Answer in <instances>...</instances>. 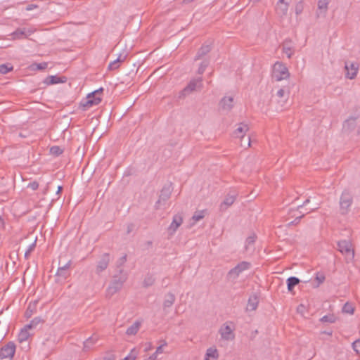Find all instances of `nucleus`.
<instances>
[{
	"label": "nucleus",
	"mask_w": 360,
	"mask_h": 360,
	"mask_svg": "<svg viewBox=\"0 0 360 360\" xmlns=\"http://www.w3.org/2000/svg\"><path fill=\"white\" fill-rule=\"evenodd\" d=\"M249 131V126L245 122H240L237 124L236 129L233 132L234 138L240 139V146L244 148L250 146V136H245L246 133Z\"/></svg>",
	"instance_id": "f257e3e1"
},
{
	"label": "nucleus",
	"mask_w": 360,
	"mask_h": 360,
	"mask_svg": "<svg viewBox=\"0 0 360 360\" xmlns=\"http://www.w3.org/2000/svg\"><path fill=\"white\" fill-rule=\"evenodd\" d=\"M211 44H202L198 49L196 56L194 58V60H201L199 64L200 68H207L210 65V60L207 58V55L211 51Z\"/></svg>",
	"instance_id": "f03ea898"
},
{
	"label": "nucleus",
	"mask_w": 360,
	"mask_h": 360,
	"mask_svg": "<svg viewBox=\"0 0 360 360\" xmlns=\"http://www.w3.org/2000/svg\"><path fill=\"white\" fill-rule=\"evenodd\" d=\"M353 202V197L348 190H345L340 198V210L342 214L349 212V208Z\"/></svg>",
	"instance_id": "7ed1b4c3"
},
{
	"label": "nucleus",
	"mask_w": 360,
	"mask_h": 360,
	"mask_svg": "<svg viewBox=\"0 0 360 360\" xmlns=\"http://www.w3.org/2000/svg\"><path fill=\"white\" fill-rule=\"evenodd\" d=\"M103 91V88L101 87L98 89L89 93L86 98L85 101L82 103V105L85 108H89L93 105L99 104L101 101V94Z\"/></svg>",
	"instance_id": "20e7f679"
},
{
	"label": "nucleus",
	"mask_w": 360,
	"mask_h": 360,
	"mask_svg": "<svg viewBox=\"0 0 360 360\" xmlns=\"http://www.w3.org/2000/svg\"><path fill=\"white\" fill-rule=\"evenodd\" d=\"M232 325L231 322H226L220 327L219 333L221 339L230 341L235 338L234 327Z\"/></svg>",
	"instance_id": "39448f33"
},
{
	"label": "nucleus",
	"mask_w": 360,
	"mask_h": 360,
	"mask_svg": "<svg viewBox=\"0 0 360 360\" xmlns=\"http://www.w3.org/2000/svg\"><path fill=\"white\" fill-rule=\"evenodd\" d=\"M339 251L344 255L348 259L352 260L354 257V251L352 249V243L349 240H343L338 243Z\"/></svg>",
	"instance_id": "423d86ee"
},
{
	"label": "nucleus",
	"mask_w": 360,
	"mask_h": 360,
	"mask_svg": "<svg viewBox=\"0 0 360 360\" xmlns=\"http://www.w3.org/2000/svg\"><path fill=\"white\" fill-rule=\"evenodd\" d=\"M126 279L127 278L124 276H121L119 278H115L107 288L108 295L112 296L114 294L120 291L122 289Z\"/></svg>",
	"instance_id": "0eeeda50"
},
{
	"label": "nucleus",
	"mask_w": 360,
	"mask_h": 360,
	"mask_svg": "<svg viewBox=\"0 0 360 360\" xmlns=\"http://www.w3.org/2000/svg\"><path fill=\"white\" fill-rule=\"evenodd\" d=\"M16 347L13 342H8L0 349V359H11L15 353Z\"/></svg>",
	"instance_id": "6e6552de"
},
{
	"label": "nucleus",
	"mask_w": 360,
	"mask_h": 360,
	"mask_svg": "<svg viewBox=\"0 0 360 360\" xmlns=\"http://www.w3.org/2000/svg\"><path fill=\"white\" fill-rule=\"evenodd\" d=\"M71 263V260H69L66 264L58 267L57 272L56 274L58 282H63L68 276H70V268Z\"/></svg>",
	"instance_id": "1a4fd4ad"
},
{
	"label": "nucleus",
	"mask_w": 360,
	"mask_h": 360,
	"mask_svg": "<svg viewBox=\"0 0 360 360\" xmlns=\"http://www.w3.org/2000/svg\"><path fill=\"white\" fill-rule=\"evenodd\" d=\"M288 69H272V79L276 82L287 79L290 77Z\"/></svg>",
	"instance_id": "9d476101"
},
{
	"label": "nucleus",
	"mask_w": 360,
	"mask_h": 360,
	"mask_svg": "<svg viewBox=\"0 0 360 360\" xmlns=\"http://www.w3.org/2000/svg\"><path fill=\"white\" fill-rule=\"evenodd\" d=\"M68 80V78L65 76H60V75H49L46 77L43 82L47 86L49 85H54L58 84H63L65 83Z\"/></svg>",
	"instance_id": "9b49d317"
},
{
	"label": "nucleus",
	"mask_w": 360,
	"mask_h": 360,
	"mask_svg": "<svg viewBox=\"0 0 360 360\" xmlns=\"http://www.w3.org/2000/svg\"><path fill=\"white\" fill-rule=\"evenodd\" d=\"M172 189L170 186H164L160 191L158 200L155 203L156 209H159L162 203H165L171 196Z\"/></svg>",
	"instance_id": "f8f14e48"
},
{
	"label": "nucleus",
	"mask_w": 360,
	"mask_h": 360,
	"mask_svg": "<svg viewBox=\"0 0 360 360\" xmlns=\"http://www.w3.org/2000/svg\"><path fill=\"white\" fill-rule=\"evenodd\" d=\"M110 261V255L108 253H104L100 260L98 262L96 272L99 274L107 269Z\"/></svg>",
	"instance_id": "ddd939ff"
},
{
	"label": "nucleus",
	"mask_w": 360,
	"mask_h": 360,
	"mask_svg": "<svg viewBox=\"0 0 360 360\" xmlns=\"http://www.w3.org/2000/svg\"><path fill=\"white\" fill-rule=\"evenodd\" d=\"M220 108L226 112H229L234 106V99L232 96H224L219 102Z\"/></svg>",
	"instance_id": "4468645a"
},
{
	"label": "nucleus",
	"mask_w": 360,
	"mask_h": 360,
	"mask_svg": "<svg viewBox=\"0 0 360 360\" xmlns=\"http://www.w3.org/2000/svg\"><path fill=\"white\" fill-rule=\"evenodd\" d=\"M289 6V2L285 0H278L276 6V14L280 17L287 15Z\"/></svg>",
	"instance_id": "2eb2a0df"
},
{
	"label": "nucleus",
	"mask_w": 360,
	"mask_h": 360,
	"mask_svg": "<svg viewBox=\"0 0 360 360\" xmlns=\"http://www.w3.org/2000/svg\"><path fill=\"white\" fill-rule=\"evenodd\" d=\"M201 86V79H194L191 80L189 84L181 91L184 96L195 91Z\"/></svg>",
	"instance_id": "dca6fc26"
},
{
	"label": "nucleus",
	"mask_w": 360,
	"mask_h": 360,
	"mask_svg": "<svg viewBox=\"0 0 360 360\" xmlns=\"http://www.w3.org/2000/svg\"><path fill=\"white\" fill-rule=\"evenodd\" d=\"M183 223V218L181 214H175L173 217L172 221L168 228V231L171 235H173L177 229Z\"/></svg>",
	"instance_id": "f3484780"
},
{
	"label": "nucleus",
	"mask_w": 360,
	"mask_h": 360,
	"mask_svg": "<svg viewBox=\"0 0 360 360\" xmlns=\"http://www.w3.org/2000/svg\"><path fill=\"white\" fill-rule=\"evenodd\" d=\"M282 51L288 58L294 53L292 41L290 39H285L281 44Z\"/></svg>",
	"instance_id": "a211bd4d"
},
{
	"label": "nucleus",
	"mask_w": 360,
	"mask_h": 360,
	"mask_svg": "<svg viewBox=\"0 0 360 360\" xmlns=\"http://www.w3.org/2000/svg\"><path fill=\"white\" fill-rule=\"evenodd\" d=\"M259 304V297L256 295H252L250 296L246 307V311H255L257 308Z\"/></svg>",
	"instance_id": "6ab92c4d"
},
{
	"label": "nucleus",
	"mask_w": 360,
	"mask_h": 360,
	"mask_svg": "<svg viewBox=\"0 0 360 360\" xmlns=\"http://www.w3.org/2000/svg\"><path fill=\"white\" fill-rule=\"evenodd\" d=\"M236 195L235 194H228L223 202L221 203L220 210H226L229 206L233 204L236 200Z\"/></svg>",
	"instance_id": "aec40b11"
},
{
	"label": "nucleus",
	"mask_w": 360,
	"mask_h": 360,
	"mask_svg": "<svg viewBox=\"0 0 360 360\" xmlns=\"http://www.w3.org/2000/svg\"><path fill=\"white\" fill-rule=\"evenodd\" d=\"M289 214L291 215L292 217H295L294 221H290L288 224V226H291L292 224H297L300 222V219L304 216V214L300 212L297 209V210H289Z\"/></svg>",
	"instance_id": "412c9836"
},
{
	"label": "nucleus",
	"mask_w": 360,
	"mask_h": 360,
	"mask_svg": "<svg viewBox=\"0 0 360 360\" xmlns=\"http://www.w3.org/2000/svg\"><path fill=\"white\" fill-rule=\"evenodd\" d=\"M176 300L175 295L172 292H168L165 296L163 302V309L165 310L167 308L171 307Z\"/></svg>",
	"instance_id": "4be33fe9"
},
{
	"label": "nucleus",
	"mask_w": 360,
	"mask_h": 360,
	"mask_svg": "<svg viewBox=\"0 0 360 360\" xmlns=\"http://www.w3.org/2000/svg\"><path fill=\"white\" fill-rule=\"evenodd\" d=\"M33 33V31L31 30H27L26 32L25 29H17L15 32H13L11 35L13 39H20L22 37H27L28 35H30Z\"/></svg>",
	"instance_id": "5701e85b"
},
{
	"label": "nucleus",
	"mask_w": 360,
	"mask_h": 360,
	"mask_svg": "<svg viewBox=\"0 0 360 360\" xmlns=\"http://www.w3.org/2000/svg\"><path fill=\"white\" fill-rule=\"evenodd\" d=\"M218 358V350L215 347H210L206 351L204 360H216Z\"/></svg>",
	"instance_id": "b1692460"
},
{
	"label": "nucleus",
	"mask_w": 360,
	"mask_h": 360,
	"mask_svg": "<svg viewBox=\"0 0 360 360\" xmlns=\"http://www.w3.org/2000/svg\"><path fill=\"white\" fill-rule=\"evenodd\" d=\"M38 301L35 300L29 303L25 313V316L27 319L30 318L37 311V306Z\"/></svg>",
	"instance_id": "393cba45"
},
{
	"label": "nucleus",
	"mask_w": 360,
	"mask_h": 360,
	"mask_svg": "<svg viewBox=\"0 0 360 360\" xmlns=\"http://www.w3.org/2000/svg\"><path fill=\"white\" fill-rule=\"evenodd\" d=\"M141 325V322L136 321L131 326H130L126 330V334L128 335H136Z\"/></svg>",
	"instance_id": "a878e982"
},
{
	"label": "nucleus",
	"mask_w": 360,
	"mask_h": 360,
	"mask_svg": "<svg viewBox=\"0 0 360 360\" xmlns=\"http://www.w3.org/2000/svg\"><path fill=\"white\" fill-rule=\"evenodd\" d=\"M30 333L29 332V330H27V328H25V327H23L18 335V340L20 342H23L25 341H27L28 340V338H30Z\"/></svg>",
	"instance_id": "bb28decb"
},
{
	"label": "nucleus",
	"mask_w": 360,
	"mask_h": 360,
	"mask_svg": "<svg viewBox=\"0 0 360 360\" xmlns=\"http://www.w3.org/2000/svg\"><path fill=\"white\" fill-rule=\"evenodd\" d=\"M300 283V279L295 276H291L287 279V287L288 291H292L293 288Z\"/></svg>",
	"instance_id": "cd10ccee"
},
{
	"label": "nucleus",
	"mask_w": 360,
	"mask_h": 360,
	"mask_svg": "<svg viewBox=\"0 0 360 360\" xmlns=\"http://www.w3.org/2000/svg\"><path fill=\"white\" fill-rule=\"evenodd\" d=\"M40 317L34 318L28 324H26L24 327L27 330H32L36 328V327L41 322Z\"/></svg>",
	"instance_id": "c85d7f7f"
},
{
	"label": "nucleus",
	"mask_w": 360,
	"mask_h": 360,
	"mask_svg": "<svg viewBox=\"0 0 360 360\" xmlns=\"http://www.w3.org/2000/svg\"><path fill=\"white\" fill-rule=\"evenodd\" d=\"M162 345L157 347L156 351L149 357V359L156 360L158 354L163 353V347L167 346V343L165 340H162Z\"/></svg>",
	"instance_id": "c756f323"
},
{
	"label": "nucleus",
	"mask_w": 360,
	"mask_h": 360,
	"mask_svg": "<svg viewBox=\"0 0 360 360\" xmlns=\"http://www.w3.org/2000/svg\"><path fill=\"white\" fill-rule=\"evenodd\" d=\"M241 273L242 272L240 271L239 267H238L236 265L234 268L231 269L229 271L228 276L230 279L234 280L236 279Z\"/></svg>",
	"instance_id": "7c9ffc66"
},
{
	"label": "nucleus",
	"mask_w": 360,
	"mask_h": 360,
	"mask_svg": "<svg viewBox=\"0 0 360 360\" xmlns=\"http://www.w3.org/2000/svg\"><path fill=\"white\" fill-rule=\"evenodd\" d=\"M356 124V118L350 117L347 119L344 124V129L352 130Z\"/></svg>",
	"instance_id": "2f4dec72"
},
{
	"label": "nucleus",
	"mask_w": 360,
	"mask_h": 360,
	"mask_svg": "<svg viewBox=\"0 0 360 360\" xmlns=\"http://www.w3.org/2000/svg\"><path fill=\"white\" fill-rule=\"evenodd\" d=\"M330 0H319L318 1V8L321 11L326 12L328 8V4H329Z\"/></svg>",
	"instance_id": "473e14b6"
},
{
	"label": "nucleus",
	"mask_w": 360,
	"mask_h": 360,
	"mask_svg": "<svg viewBox=\"0 0 360 360\" xmlns=\"http://www.w3.org/2000/svg\"><path fill=\"white\" fill-rule=\"evenodd\" d=\"M205 210H200V211L195 212L192 217V220H193L194 222H197V221L202 219L205 217Z\"/></svg>",
	"instance_id": "72a5a7b5"
},
{
	"label": "nucleus",
	"mask_w": 360,
	"mask_h": 360,
	"mask_svg": "<svg viewBox=\"0 0 360 360\" xmlns=\"http://www.w3.org/2000/svg\"><path fill=\"white\" fill-rule=\"evenodd\" d=\"M155 278L153 275H147L143 280V285L145 287H149L153 285L155 283Z\"/></svg>",
	"instance_id": "f704fd0d"
},
{
	"label": "nucleus",
	"mask_w": 360,
	"mask_h": 360,
	"mask_svg": "<svg viewBox=\"0 0 360 360\" xmlns=\"http://www.w3.org/2000/svg\"><path fill=\"white\" fill-rule=\"evenodd\" d=\"M97 341V338L94 337H90L84 342V349H89Z\"/></svg>",
	"instance_id": "c9c22d12"
},
{
	"label": "nucleus",
	"mask_w": 360,
	"mask_h": 360,
	"mask_svg": "<svg viewBox=\"0 0 360 360\" xmlns=\"http://www.w3.org/2000/svg\"><path fill=\"white\" fill-rule=\"evenodd\" d=\"M345 77L350 79L355 78L358 72V69H345Z\"/></svg>",
	"instance_id": "e433bc0d"
},
{
	"label": "nucleus",
	"mask_w": 360,
	"mask_h": 360,
	"mask_svg": "<svg viewBox=\"0 0 360 360\" xmlns=\"http://www.w3.org/2000/svg\"><path fill=\"white\" fill-rule=\"evenodd\" d=\"M36 243H37V238L34 240V242L30 244L27 249L26 250L25 252V259H28L30 256V254L31 252L34 250L35 247H36Z\"/></svg>",
	"instance_id": "4c0bfd02"
},
{
	"label": "nucleus",
	"mask_w": 360,
	"mask_h": 360,
	"mask_svg": "<svg viewBox=\"0 0 360 360\" xmlns=\"http://www.w3.org/2000/svg\"><path fill=\"white\" fill-rule=\"evenodd\" d=\"M255 239H256V236L255 234L248 237V238L246 239V241H245V249L246 250H248L250 246H252L255 243Z\"/></svg>",
	"instance_id": "58836bf2"
},
{
	"label": "nucleus",
	"mask_w": 360,
	"mask_h": 360,
	"mask_svg": "<svg viewBox=\"0 0 360 360\" xmlns=\"http://www.w3.org/2000/svg\"><path fill=\"white\" fill-rule=\"evenodd\" d=\"M138 355V351L136 349H132L130 353L124 358L123 360H135Z\"/></svg>",
	"instance_id": "ea45409f"
},
{
	"label": "nucleus",
	"mask_w": 360,
	"mask_h": 360,
	"mask_svg": "<svg viewBox=\"0 0 360 360\" xmlns=\"http://www.w3.org/2000/svg\"><path fill=\"white\" fill-rule=\"evenodd\" d=\"M342 311L347 314H352L354 312V308L350 304L347 302L344 304L342 307Z\"/></svg>",
	"instance_id": "a19ab883"
},
{
	"label": "nucleus",
	"mask_w": 360,
	"mask_h": 360,
	"mask_svg": "<svg viewBox=\"0 0 360 360\" xmlns=\"http://www.w3.org/2000/svg\"><path fill=\"white\" fill-rule=\"evenodd\" d=\"M241 272L248 269L250 267V264L248 262H241L237 264Z\"/></svg>",
	"instance_id": "79ce46f5"
},
{
	"label": "nucleus",
	"mask_w": 360,
	"mask_h": 360,
	"mask_svg": "<svg viewBox=\"0 0 360 360\" xmlns=\"http://www.w3.org/2000/svg\"><path fill=\"white\" fill-rule=\"evenodd\" d=\"M276 95L278 98H285L287 99L289 96V91L286 92L283 89H280L277 91Z\"/></svg>",
	"instance_id": "37998d69"
},
{
	"label": "nucleus",
	"mask_w": 360,
	"mask_h": 360,
	"mask_svg": "<svg viewBox=\"0 0 360 360\" xmlns=\"http://www.w3.org/2000/svg\"><path fill=\"white\" fill-rule=\"evenodd\" d=\"M335 320V319L333 315H326L321 319V321L328 323H334Z\"/></svg>",
	"instance_id": "c03bdc74"
},
{
	"label": "nucleus",
	"mask_w": 360,
	"mask_h": 360,
	"mask_svg": "<svg viewBox=\"0 0 360 360\" xmlns=\"http://www.w3.org/2000/svg\"><path fill=\"white\" fill-rule=\"evenodd\" d=\"M304 9V4L302 1L298 2L295 6V13L299 15L302 13Z\"/></svg>",
	"instance_id": "a18cd8bd"
},
{
	"label": "nucleus",
	"mask_w": 360,
	"mask_h": 360,
	"mask_svg": "<svg viewBox=\"0 0 360 360\" xmlns=\"http://www.w3.org/2000/svg\"><path fill=\"white\" fill-rule=\"evenodd\" d=\"M50 151L52 154L56 155H59L63 153V150L59 146L51 147Z\"/></svg>",
	"instance_id": "49530a36"
},
{
	"label": "nucleus",
	"mask_w": 360,
	"mask_h": 360,
	"mask_svg": "<svg viewBox=\"0 0 360 360\" xmlns=\"http://www.w3.org/2000/svg\"><path fill=\"white\" fill-rule=\"evenodd\" d=\"M325 276L323 274L317 273L316 276V280L317 281L318 283L316 286H319L320 284L324 282L325 281Z\"/></svg>",
	"instance_id": "de8ad7c7"
},
{
	"label": "nucleus",
	"mask_w": 360,
	"mask_h": 360,
	"mask_svg": "<svg viewBox=\"0 0 360 360\" xmlns=\"http://www.w3.org/2000/svg\"><path fill=\"white\" fill-rule=\"evenodd\" d=\"M126 58V56H123L120 55L116 60H113L112 62H110L108 65V68H112V65H115L117 63H121Z\"/></svg>",
	"instance_id": "09e8293b"
},
{
	"label": "nucleus",
	"mask_w": 360,
	"mask_h": 360,
	"mask_svg": "<svg viewBox=\"0 0 360 360\" xmlns=\"http://www.w3.org/2000/svg\"><path fill=\"white\" fill-rule=\"evenodd\" d=\"M352 347L357 354H360V340L354 341L352 343Z\"/></svg>",
	"instance_id": "8fccbe9b"
},
{
	"label": "nucleus",
	"mask_w": 360,
	"mask_h": 360,
	"mask_svg": "<svg viewBox=\"0 0 360 360\" xmlns=\"http://www.w3.org/2000/svg\"><path fill=\"white\" fill-rule=\"evenodd\" d=\"M27 187L33 191H35L39 188V184L37 181H32L28 184Z\"/></svg>",
	"instance_id": "3c124183"
},
{
	"label": "nucleus",
	"mask_w": 360,
	"mask_h": 360,
	"mask_svg": "<svg viewBox=\"0 0 360 360\" xmlns=\"http://www.w3.org/2000/svg\"><path fill=\"white\" fill-rule=\"evenodd\" d=\"M127 261V255H124V256L121 257L118 260H117V265L118 266H122Z\"/></svg>",
	"instance_id": "603ef678"
},
{
	"label": "nucleus",
	"mask_w": 360,
	"mask_h": 360,
	"mask_svg": "<svg viewBox=\"0 0 360 360\" xmlns=\"http://www.w3.org/2000/svg\"><path fill=\"white\" fill-rule=\"evenodd\" d=\"M46 65V63H33L32 65H30L29 66V68H45V66Z\"/></svg>",
	"instance_id": "864d4df0"
},
{
	"label": "nucleus",
	"mask_w": 360,
	"mask_h": 360,
	"mask_svg": "<svg viewBox=\"0 0 360 360\" xmlns=\"http://www.w3.org/2000/svg\"><path fill=\"white\" fill-rule=\"evenodd\" d=\"M334 93H336L338 95H340L342 93V89L339 86H336L334 89Z\"/></svg>",
	"instance_id": "5fc2aeb1"
},
{
	"label": "nucleus",
	"mask_w": 360,
	"mask_h": 360,
	"mask_svg": "<svg viewBox=\"0 0 360 360\" xmlns=\"http://www.w3.org/2000/svg\"><path fill=\"white\" fill-rule=\"evenodd\" d=\"M13 69H0V74L1 75H6L8 72H10Z\"/></svg>",
	"instance_id": "6e6d98bb"
},
{
	"label": "nucleus",
	"mask_w": 360,
	"mask_h": 360,
	"mask_svg": "<svg viewBox=\"0 0 360 360\" xmlns=\"http://www.w3.org/2000/svg\"><path fill=\"white\" fill-rule=\"evenodd\" d=\"M37 7H38V6H37V5H36V4H30V5H28V6L26 7V10H27V11H31V10H32V9H34V8H37Z\"/></svg>",
	"instance_id": "4d7b16f0"
},
{
	"label": "nucleus",
	"mask_w": 360,
	"mask_h": 360,
	"mask_svg": "<svg viewBox=\"0 0 360 360\" xmlns=\"http://www.w3.org/2000/svg\"><path fill=\"white\" fill-rule=\"evenodd\" d=\"M309 202H310L309 198H307V200L303 202V204H302V205H299V206L297 207V210H299L300 208L302 207L303 206H304V205H307Z\"/></svg>",
	"instance_id": "13d9d810"
},
{
	"label": "nucleus",
	"mask_w": 360,
	"mask_h": 360,
	"mask_svg": "<svg viewBox=\"0 0 360 360\" xmlns=\"http://www.w3.org/2000/svg\"><path fill=\"white\" fill-rule=\"evenodd\" d=\"M0 68H13L12 65L9 63H4L0 65Z\"/></svg>",
	"instance_id": "bf43d9fd"
},
{
	"label": "nucleus",
	"mask_w": 360,
	"mask_h": 360,
	"mask_svg": "<svg viewBox=\"0 0 360 360\" xmlns=\"http://www.w3.org/2000/svg\"><path fill=\"white\" fill-rule=\"evenodd\" d=\"M277 66H278V68H281L283 66V64L277 61L275 63L273 68H277Z\"/></svg>",
	"instance_id": "052dcab7"
},
{
	"label": "nucleus",
	"mask_w": 360,
	"mask_h": 360,
	"mask_svg": "<svg viewBox=\"0 0 360 360\" xmlns=\"http://www.w3.org/2000/svg\"><path fill=\"white\" fill-rule=\"evenodd\" d=\"M132 228H133V225L132 224H130V225L128 226L127 233H129L131 232Z\"/></svg>",
	"instance_id": "680f3d73"
},
{
	"label": "nucleus",
	"mask_w": 360,
	"mask_h": 360,
	"mask_svg": "<svg viewBox=\"0 0 360 360\" xmlns=\"http://www.w3.org/2000/svg\"><path fill=\"white\" fill-rule=\"evenodd\" d=\"M62 189H63V187H62L61 186H59L58 187V190H57L56 193H57V194L60 193L61 192Z\"/></svg>",
	"instance_id": "e2e57ef3"
},
{
	"label": "nucleus",
	"mask_w": 360,
	"mask_h": 360,
	"mask_svg": "<svg viewBox=\"0 0 360 360\" xmlns=\"http://www.w3.org/2000/svg\"><path fill=\"white\" fill-rule=\"evenodd\" d=\"M323 333H324L325 334H327V335H332V332H331V331H330V332H328V331H325V332H323Z\"/></svg>",
	"instance_id": "0e129e2a"
},
{
	"label": "nucleus",
	"mask_w": 360,
	"mask_h": 360,
	"mask_svg": "<svg viewBox=\"0 0 360 360\" xmlns=\"http://www.w3.org/2000/svg\"><path fill=\"white\" fill-rule=\"evenodd\" d=\"M198 73L200 74V75L202 74L203 73V69H199Z\"/></svg>",
	"instance_id": "69168bd1"
},
{
	"label": "nucleus",
	"mask_w": 360,
	"mask_h": 360,
	"mask_svg": "<svg viewBox=\"0 0 360 360\" xmlns=\"http://www.w3.org/2000/svg\"><path fill=\"white\" fill-rule=\"evenodd\" d=\"M350 68H355V65L354 63H352Z\"/></svg>",
	"instance_id": "338daca9"
},
{
	"label": "nucleus",
	"mask_w": 360,
	"mask_h": 360,
	"mask_svg": "<svg viewBox=\"0 0 360 360\" xmlns=\"http://www.w3.org/2000/svg\"><path fill=\"white\" fill-rule=\"evenodd\" d=\"M104 360H114V359L112 358H105V359H104Z\"/></svg>",
	"instance_id": "774afa93"
}]
</instances>
